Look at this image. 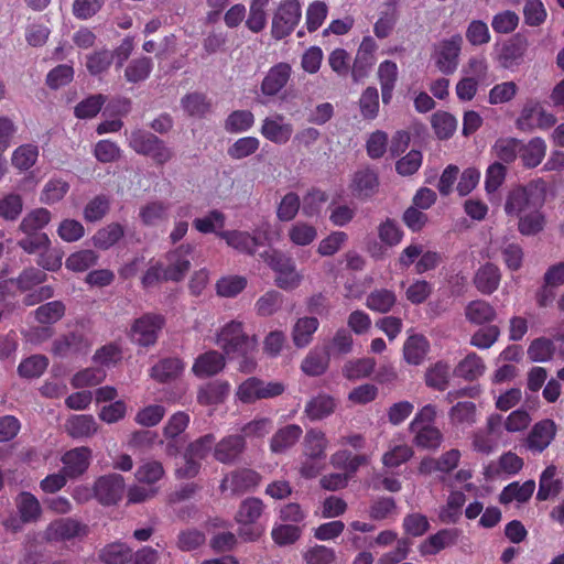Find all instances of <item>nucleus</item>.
<instances>
[{
	"label": "nucleus",
	"mask_w": 564,
	"mask_h": 564,
	"mask_svg": "<svg viewBox=\"0 0 564 564\" xmlns=\"http://www.w3.org/2000/svg\"><path fill=\"white\" fill-rule=\"evenodd\" d=\"M319 322L314 316L301 317L293 326L292 337L296 347H306L313 338L314 333L318 329Z\"/></svg>",
	"instance_id": "obj_35"
},
{
	"label": "nucleus",
	"mask_w": 564,
	"mask_h": 564,
	"mask_svg": "<svg viewBox=\"0 0 564 564\" xmlns=\"http://www.w3.org/2000/svg\"><path fill=\"white\" fill-rule=\"evenodd\" d=\"M399 76L398 65L390 59L380 63L378 67V80L381 87L382 102L390 104Z\"/></svg>",
	"instance_id": "obj_22"
},
{
	"label": "nucleus",
	"mask_w": 564,
	"mask_h": 564,
	"mask_svg": "<svg viewBox=\"0 0 564 564\" xmlns=\"http://www.w3.org/2000/svg\"><path fill=\"white\" fill-rule=\"evenodd\" d=\"M430 349V343L425 336L415 334L405 340L403 345V357L410 365L417 366L423 362Z\"/></svg>",
	"instance_id": "obj_28"
},
{
	"label": "nucleus",
	"mask_w": 564,
	"mask_h": 564,
	"mask_svg": "<svg viewBox=\"0 0 564 564\" xmlns=\"http://www.w3.org/2000/svg\"><path fill=\"white\" fill-rule=\"evenodd\" d=\"M327 446L328 440L323 431L318 429L306 431L303 441L304 460L300 467V474L304 478H315L321 473Z\"/></svg>",
	"instance_id": "obj_3"
},
{
	"label": "nucleus",
	"mask_w": 564,
	"mask_h": 564,
	"mask_svg": "<svg viewBox=\"0 0 564 564\" xmlns=\"http://www.w3.org/2000/svg\"><path fill=\"white\" fill-rule=\"evenodd\" d=\"M99 558L105 564H124L132 558V550L122 542L107 544L99 553Z\"/></svg>",
	"instance_id": "obj_45"
},
{
	"label": "nucleus",
	"mask_w": 564,
	"mask_h": 564,
	"mask_svg": "<svg viewBox=\"0 0 564 564\" xmlns=\"http://www.w3.org/2000/svg\"><path fill=\"white\" fill-rule=\"evenodd\" d=\"M217 345L229 358H243L242 371L253 370L256 364L249 355L254 350L256 341L243 332L241 322L227 323L217 335Z\"/></svg>",
	"instance_id": "obj_1"
},
{
	"label": "nucleus",
	"mask_w": 564,
	"mask_h": 564,
	"mask_svg": "<svg viewBox=\"0 0 564 564\" xmlns=\"http://www.w3.org/2000/svg\"><path fill=\"white\" fill-rule=\"evenodd\" d=\"M465 316L468 322L475 325L491 323L496 316L495 307L484 300H474L465 308Z\"/></svg>",
	"instance_id": "obj_32"
},
{
	"label": "nucleus",
	"mask_w": 564,
	"mask_h": 564,
	"mask_svg": "<svg viewBox=\"0 0 564 564\" xmlns=\"http://www.w3.org/2000/svg\"><path fill=\"white\" fill-rule=\"evenodd\" d=\"M302 18V6L299 0H283L276 8L271 25V35L275 40L289 36Z\"/></svg>",
	"instance_id": "obj_5"
},
{
	"label": "nucleus",
	"mask_w": 564,
	"mask_h": 564,
	"mask_svg": "<svg viewBox=\"0 0 564 564\" xmlns=\"http://www.w3.org/2000/svg\"><path fill=\"white\" fill-rule=\"evenodd\" d=\"M50 541H66L86 533V525L73 518H61L51 522L46 529Z\"/></svg>",
	"instance_id": "obj_15"
},
{
	"label": "nucleus",
	"mask_w": 564,
	"mask_h": 564,
	"mask_svg": "<svg viewBox=\"0 0 564 564\" xmlns=\"http://www.w3.org/2000/svg\"><path fill=\"white\" fill-rule=\"evenodd\" d=\"M247 278L242 275L221 276L216 282V293L221 297H236L247 288Z\"/></svg>",
	"instance_id": "obj_48"
},
{
	"label": "nucleus",
	"mask_w": 564,
	"mask_h": 564,
	"mask_svg": "<svg viewBox=\"0 0 564 564\" xmlns=\"http://www.w3.org/2000/svg\"><path fill=\"white\" fill-rule=\"evenodd\" d=\"M466 502V496L463 491H451L446 503L441 507L438 512L440 521L446 524H455L460 520L462 509Z\"/></svg>",
	"instance_id": "obj_29"
},
{
	"label": "nucleus",
	"mask_w": 564,
	"mask_h": 564,
	"mask_svg": "<svg viewBox=\"0 0 564 564\" xmlns=\"http://www.w3.org/2000/svg\"><path fill=\"white\" fill-rule=\"evenodd\" d=\"M225 357L217 350H209L199 355L192 367L193 373L198 378L213 377L225 368Z\"/></svg>",
	"instance_id": "obj_19"
},
{
	"label": "nucleus",
	"mask_w": 564,
	"mask_h": 564,
	"mask_svg": "<svg viewBox=\"0 0 564 564\" xmlns=\"http://www.w3.org/2000/svg\"><path fill=\"white\" fill-rule=\"evenodd\" d=\"M23 209V200L19 194L10 193L0 198V217L7 221L17 220Z\"/></svg>",
	"instance_id": "obj_61"
},
{
	"label": "nucleus",
	"mask_w": 564,
	"mask_h": 564,
	"mask_svg": "<svg viewBox=\"0 0 564 564\" xmlns=\"http://www.w3.org/2000/svg\"><path fill=\"white\" fill-rule=\"evenodd\" d=\"M124 479L119 474H109L99 477L94 485L97 500L105 506L116 505L123 496Z\"/></svg>",
	"instance_id": "obj_9"
},
{
	"label": "nucleus",
	"mask_w": 564,
	"mask_h": 564,
	"mask_svg": "<svg viewBox=\"0 0 564 564\" xmlns=\"http://www.w3.org/2000/svg\"><path fill=\"white\" fill-rule=\"evenodd\" d=\"M15 503L22 523L36 522L41 518L42 508L33 494L29 491L20 492Z\"/></svg>",
	"instance_id": "obj_30"
},
{
	"label": "nucleus",
	"mask_w": 564,
	"mask_h": 564,
	"mask_svg": "<svg viewBox=\"0 0 564 564\" xmlns=\"http://www.w3.org/2000/svg\"><path fill=\"white\" fill-rule=\"evenodd\" d=\"M216 235L224 239L229 247L250 256H253L260 246L259 239L247 231L221 230Z\"/></svg>",
	"instance_id": "obj_20"
},
{
	"label": "nucleus",
	"mask_w": 564,
	"mask_h": 564,
	"mask_svg": "<svg viewBox=\"0 0 564 564\" xmlns=\"http://www.w3.org/2000/svg\"><path fill=\"white\" fill-rule=\"evenodd\" d=\"M289 239L295 246H308L317 237V229L307 223L296 221L288 232Z\"/></svg>",
	"instance_id": "obj_52"
},
{
	"label": "nucleus",
	"mask_w": 564,
	"mask_h": 564,
	"mask_svg": "<svg viewBox=\"0 0 564 564\" xmlns=\"http://www.w3.org/2000/svg\"><path fill=\"white\" fill-rule=\"evenodd\" d=\"M98 254L90 249L79 250L72 253L65 261V267L74 272H84L95 265Z\"/></svg>",
	"instance_id": "obj_55"
},
{
	"label": "nucleus",
	"mask_w": 564,
	"mask_h": 564,
	"mask_svg": "<svg viewBox=\"0 0 564 564\" xmlns=\"http://www.w3.org/2000/svg\"><path fill=\"white\" fill-rule=\"evenodd\" d=\"M129 147L137 153L151 156L158 165H163L173 156V151L155 134L135 129L129 137Z\"/></svg>",
	"instance_id": "obj_4"
},
{
	"label": "nucleus",
	"mask_w": 564,
	"mask_h": 564,
	"mask_svg": "<svg viewBox=\"0 0 564 564\" xmlns=\"http://www.w3.org/2000/svg\"><path fill=\"white\" fill-rule=\"evenodd\" d=\"M230 390L227 381L215 380L198 390L197 401L202 405H214L225 401Z\"/></svg>",
	"instance_id": "obj_31"
},
{
	"label": "nucleus",
	"mask_w": 564,
	"mask_h": 564,
	"mask_svg": "<svg viewBox=\"0 0 564 564\" xmlns=\"http://www.w3.org/2000/svg\"><path fill=\"white\" fill-rule=\"evenodd\" d=\"M369 463L366 454H352L348 449H339L330 456V464L334 468L343 469L345 474L352 476L361 466Z\"/></svg>",
	"instance_id": "obj_24"
},
{
	"label": "nucleus",
	"mask_w": 564,
	"mask_h": 564,
	"mask_svg": "<svg viewBox=\"0 0 564 564\" xmlns=\"http://www.w3.org/2000/svg\"><path fill=\"white\" fill-rule=\"evenodd\" d=\"M184 370V364L180 358H164L151 369V377L159 382H169L177 378Z\"/></svg>",
	"instance_id": "obj_34"
},
{
	"label": "nucleus",
	"mask_w": 564,
	"mask_h": 564,
	"mask_svg": "<svg viewBox=\"0 0 564 564\" xmlns=\"http://www.w3.org/2000/svg\"><path fill=\"white\" fill-rule=\"evenodd\" d=\"M555 435V423L550 419H545L532 426L528 436L523 438V445L530 452L540 454L551 444Z\"/></svg>",
	"instance_id": "obj_12"
},
{
	"label": "nucleus",
	"mask_w": 564,
	"mask_h": 564,
	"mask_svg": "<svg viewBox=\"0 0 564 564\" xmlns=\"http://www.w3.org/2000/svg\"><path fill=\"white\" fill-rule=\"evenodd\" d=\"M302 433L303 430L297 424H289L278 430L270 441V449L276 454L284 453L297 443Z\"/></svg>",
	"instance_id": "obj_26"
},
{
	"label": "nucleus",
	"mask_w": 564,
	"mask_h": 564,
	"mask_svg": "<svg viewBox=\"0 0 564 564\" xmlns=\"http://www.w3.org/2000/svg\"><path fill=\"white\" fill-rule=\"evenodd\" d=\"M336 400L326 393H319L307 401L304 412L311 421H319L335 412Z\"/></svg>",
	"instance_id": "obj_25"
},
{
	"label": "nucleus",
	"mask_w": 564,
	"mask_h": 564,
	"mask_svg": "<svg viewBox=\"0 0 564 564\" xmlns=\"http://www.w3.org/2000/svg\"><path fill=\"white\" fill-rule=\"evenodd\" d=\"M284 392V386L281 382H268L251 377L239 384L237 398L242 403H252L260 399L274 398Z\"/></svg>",
	"instance_id": "obj_7"
},
{
	"label": "nucleus",
	"mask_w": 564,
	"mask_h": 564,
	"mask_svg": "<svg viewBox=\"0 0 564 564\" xmlns=\"http://www.w3.org/2000/svg\"><path fill=\"white\" fill-rule=\"evenodd\" d=\"M110 209V199L107 195L100 194L90 199L83 212L84 219L87 223L101 220Z\"/></svg>",
	"instance_id": "obj_49"
},
{
	"label": "nucleus",
	"mask_w": 564,
	"mask_h": 564,
	"mask_svg": "<svg viewBox=\"0 0 564 564\" xmlns=\"http://www.w3.org/2000/svg\"><path fill=\"white\" fill-rule=\"evenodd\" d=\"M48 366V359L43 355H33L22 360L18 367L20 377L26 379L39 378Z\"/></svg>",
	"instance_id": "obj_50"
},
{
	"label": "nucleus",
	"mask_w": 564,
	"mask_h": 564,
	"mask_svg": "<svg viewBox=\"0 0 564 564\" xmlns=\"http://www.w3.org/2000/svg\"><path fill=\"white\" fill-rule=\"evenodd\" d=\"M541 209L542 208H533L518 217V230L520 234L523 236H534L543 230L545 217Z\"/></svg>",
	"instance_id": "obj_46"
},
{
	"label": "nucleus",
	"mask_w": 564,
	"mask_h": 564,
	"mask_svg": "<svg viewBox=\"0 0 564 564\" xmlns=\"http://www.w3.org/2000/svg\"><path fill=\"white\" fill-rule=\"evenodd\" d=\"M261 134L275 144H285L292 137L293 126L284 122L282 115L265 118L260 129Z\"/></svg>",
	"instance_id": "obj_18"
},
{
	"label": "nucleus",
	"mask_w": 564,
	"mask_h": 564,
	"mask_svg": "<svg viewBox=\"0 0 564 564\" xmlns=\"http://www.w3.org/2000/svg\"><path fill=\"white\" fill-rule=\"evenodd\" d=\"M539 115V101L529 99L522 107V110L516 120V127L523 132H531L536 128Z\"/></svg>",
	"instance_id": "obj_58"
},
{
	"label": "nucleus",
	"mask_w": 564,
	"mask_h": 564,
	"mask_svg": "<svg viewBox=\"0 0 564 564\" xmlns=\"http://www.w3.org/2000/svg\"><path fill=\"white\" fill-rule=\"evenodd\" d=\"M261 481V475L250 468H239L227 474L220 482V490H229L232 495H242L256 489Z\"/></svg>",
	"instance_id": "obj_8"
},
{
	"label": "nucleus",
	"mask_w": 564,
	"mask_h": 564,
	"mask_svg": "<svg viewBox=\"0 0 564 564\" xmlns=\"http://www.w3.org/2000/svg\"><path fill=\"white\" fill-rule=\"evenodd\" d=\"M263 510L264 503L260 498L249 497L241 501L235 519L241 525L256 524Z\"/></svg>",
	"instance_id": "obj_38"
},
{
	"label": "nucleus",
	"mask_w": 564,
	"mask_h": 564,
	"mask_svg": "<svg viewBox=\"0 0 564 564\" xmlns=\"http://www.w3.org/2000/svg\"><path fill=\"white\" fill-rule=\"evenodd\" d=\"M379 93L373 86L367 87L359 98V109L365 120H373L379 113Z\"/></svg>",
	"instance_id": "obj_51"
},
{
	"label": "nucleus",
	"mask_w": 564,
	"mask_h": 564,
	"mask_svg": "<svg viewBox=\"0 0 564 564\" xmlns=\"http://www.w3.org/2000/svg\"><path fill=\"white\" fill-rule=\"evenodd\" d=\"M47 280V274L37 268L29 267L22 270L18 278H15L17 289L21 292L32 290L34 286Z\"/></svg>",
	"instance_id": "obj_63"
},
{
	"label": "nucleus",
	"mask_w": 564,
	"mask_h": 564,
	"mask_svg": "<svg viewBox=\"0 0 564 564\" xmlns=\"http://www.w3.org/2000/svg\"><path fill=\"white\" fill-rule=\"evenodd\" d=\"M397 303V295L388 289L373 290L367 296L366 305L369 310L378 313H388Z\"/></svg>",
	"instance_id": "obj_43"
},
{
	"label": "nucleus",
	"mask_w": 564,
	"mask_h": 564,
	"mask_svg": "<svg viewBox=\"0 0 564 564\" xmlns=\"http://www.w3.org/2000/svg\"><path fill=\"white\" fill-rule=\"evenodd\" d=\"M546 192V182L542 178L532 180L525 185L513 187L506 199V214L519 217L533 208H542L545 204Z\"/></svg>",
	"instance_id": "obj_2"
},
{
	"label": "nucleus",
	"mask_w": 564,
	"mask_h": 564,
	"mask_svg": "<svg viewBox=\"0 0 564 564\" xmlns=\"http://www.w3.org/2000/svg\"><path fill=\"white\" fill-rule=\"evenodd\" d=\"M292 76V66L280 62L269 68L264 75L260 91L264 97H276L289 84Z\"/></svg>",
	"instance_id": "obj_11"
},
{
	"label": "nucleus",
	"mask_w": 564,
	"mask_h": 564,
	"mask_svg": "<svg viewBox=\"0 0 564 564\" xmlns=\"http://www.w3.org/2000/svg\"><path fill=\"white\" fill-rule=\"evenodd\" d=\"M462 45L463 36L460 34H454L435 44L433 57L440 72L445 75L455 73L459 63Z\"/></svg>",
	"instance_id": "obj_6"
},
{
	"label": "nucleus",
	"mask_w": 564,
	"mask_h": 564,
	"mask_svg": "<svg viewBox=\"0 0 564 564\" xmlns=\"http://www.w3.org/2000/svg\"><path fill=\"white\" fill-rule=\"evenodd\" d=\"M449 371L451 367L447 362H435L425 372L426 386L437 391H444L449 382Z\"/></svg>",
	"instance_id": "obj_44"
},
{
	"label": "nucleus",
	"mask_w": 564,
	"mask_h": 564,
	"mask_svg": "<svg viewBox=\"0 0 564 564\" xmlns=\"http://www.w3.org/2000/svg\"><path fill=\"white\" fill-rule=\"evenodd\" d=\"M164 317L161 314H144L135 319L132 325V337L137 344L143 347L153 345L158 334L164 325Z\"/></svg>",
	"instance_id": "obj_10"
},
{
	"label": "nucleus",
	"mask_w": 564,
	"mask_h": 564,
	"mask_svg": "<svg viewBox=\"0 0 564 564\" xmlns=\"http://www.w3.org/2000/svg\"><path fill=\"white\" fill-rule=\"evenodd\" d=\"M460 535V530L456 528L441 529L436 533L430 535L420 544L419 551L421 555H435L442 550L455 545Z\"/></svg>",
	"instance_id": "obj_16"
},
{
	"label": "nucleus",
	"mask_w": 564,
	"mask_h": 564,
	"mask_svg": "<svg viewBox=\"0 0 564 564\" xmlns=\"http://www.w3.org/2000/svg\"><path fill=\"white\" fill-rule=\"evenodd\" d=\"M527 352L532 361L544 362L553 357L555 345L553 340L549 338L539 337L532 340Z\"/></svg>",
	"instance_id": "obj_60"
},
{
	"label": "nucleus",
	"mask_w": 564,
	"mask_h": 564,
	"mask_svg": "<svg viewBox=\"0 0 564 564\" xmlns=\"http://www.w3.org/2000/svg\"><path fill=\"white\" fill-rule=\"evenodd\" d=\"M501 273L499 268L490 262L480 265L474 275V285L486 295L492 294L500 284Z\"/></svg>",
	"instance_id": "obj_21"
},
{
	"label": "nucleus",
	"mask_w": 564,
	"mask_h": 564,
	"mask_svg": "<svg viewBox=\"0 0 564 564\" xmlns=\"http://www.w3.org/2000/svg\"><path fill=\"white\" fill-rule=\"evenodd\" d=\"M260 148V141L256 137H242L236 140L227 150L232 160H242L254 154Z\"/></svg>",
	"instance_id": "obj_59"
},
{
	"label": "nucleus",
	"mask_w": 564,
	"mask_h": 564,
	"mask_svg": "<svg viewBox=\"0 0 564 564\" xmlns=\"http://www.w3.org/2000/svg\"><path fill=\"white\" fill-rule=\"evenodd\" d=\"M484 371L485 364L482 359L476 352H470L458 362L454 373L456 377L473 381L479 378Z\"/></svg>",
	"instance_id": "obj_41"
},
{
	"label": "nucleus",
	"mask_w": 564,
	"mask_h": 564,
	"mask_svg": "<svg viewBox=\"0 0 564 564\" xmlns=\"http://www.w3.org/2000/svg\"><path fill=\"white\" fill-rule=\"evenodd\" d=\"M51 213L46 208H36L30 212L20 223L22 232H41V230L50 223Z\"/></svg>",
	"instance_id": "obj_54"
},
{
	"label": "nucleus",
	"mask_w": 564,
	"mask_h": 564,
	"mask_svg": "<svg viewBox=\"0 0 564 564\" xmlns=\"http://www.w3.org/2000/svg\"><path fill=\"white\" fill-rule=\"evenodd\" d=\"M124 236V228L119 223H111L98 229L93 236V243L100 250H108Z\"/></svg>",
	"instance_id": "obj_39"
},
{
	"label": "nucleus",
	"mask_w": 564,
	"mask_h": 564,
	"mask_svg": "<svg viewBox=\"0 0 564 564\" xmlns=\"http://www.w3.org/2000/svg\"><path fill=\"white\" fill-rule=\"evenodd\" d=\"M67 433L74 438H85L97 432V423L93 415H72L65 424Z\"/></svg>",
	"instance_id": "obj_33"
},
{
	"label": "nucleus",
	"mask_w": 564,
	"mask_h": 564,
	"mask_svg": "<svg viewBox=\"0 0 564 564\" xmlns=\"http://www.w3.org/2000/svg\"><path fill=\"white\" fill-rule=\"evenodd\" d=\"M192 250L191 245H181L166 253V260L169 261V265L165 268L167 280L180 282L184 279L191 268Z\"/></svg>",
	"instance_id": "obj_14"
},
{
	"label": "nucleus",
	"mask_w": 564,
	"mask_h": 564,
	"mask_svg": "<svg viewBox=\"0 0 564 564\" xmlns=\"http://www.w3.org/2000/svg\"><path fill=\"white\" fill-rule=\"evenodd\" d=\"M411 432L415 434L413 443L420 448L436 449L443 442L442 432L434 425H422Z\"/></svg>",
	"instance_id": "obj_42"
},
{
	"label": "nucleus",
	"mask_w": 564,
	"mask_h": 564,
	"mask_svg": "<svg viewBox=\"0 0 564 564\" xmlns=\"http://www.w3.org/2000/svg\"><path fill=\"white\" fill-rule=\"evenodd\" d=\"M379 185L378 175L369 170H361L355 173L351 183V191L358 198L365 199L371 197Z\"/></svg>",
	"instance_id": "obj_27"
},
{
	"label": "nucleus",
	"mask_w": 564,
	"mask_h": 564,
	"mask_svg": "<svg viewBox=\"0 0 564 564\" xmlns=\"http://www.w3.org/2000/svg\"><path fill=\"white\" fill-rule=\"evenodd\" d=\"M106 96L101 94L91 95L85 98L75 107V117L78 119H89L96 117L106 102Z\"/></svg>",
	"instance_id": "obj_62"
},
{
	"label": "nucleus",
	"mask_w": 564,
	"mask_h": 564,
	"mask_svg": "<svg viewBox=\"0 0 564 564\" xmlns=\"http://www.w3.org/2000/svg\"><path fill=\"white\" fill-rule=\"evenodd\" d=\"M246 449V441L240 435H228L214 447V457L223 464L235 463Z\"/></svg>",
	"instance_id": "obj_17"
},
{
	"label": "nucleus",
	"mask_w": 564,
	"mask_h": 564,
	"mask_svg": "<svg viewBox=\"0 0 564 564\" xmlns=\"http://www.w3.org/2000/svg\"><path fill=\"white\" fill-rule=\"evenodd\" d=\"M61 460L63 463V473L68 478L75 479L88 469L91 460V449L87 446L72 448L64 453Z\"/></svg>",
	"instance_id": "obj_13"
},
{
	"label": "nucleus",
	"mask_w": 564,
	"mask_h": 564,
	"mask_svg": "<svg viewBox=\"0 0 564 564\" xmlns=\"http://www.w3.org/2000/svg\"><path fill=\"white\" fill-rule=\"evenodd\" d=\"M534 489V480H527L522 485L513 481L502 489L499 501L503 505L510 503L513 500L521 503L527 502L532 497Z\"/></svg>",
	"instance_id": "obj_36"
},
{
	"label": "nucleus",
	"mask_w": 564,
	"mask_h": 564,
	"mask_svg": "<svg viewBox=\"0 0 564 564\" xmlns=\"http://www.w3.org/2000/svg\"><path fill=\"white\" fill-rule=\"evenodd\" d=\"M65 304L62 301H52L40 305L34 311L35 319L43 325L57 323L65 315Z\"/></svg>",
	"instance_id": "obj_47"
},
{
	"label": "nucleus",
	"mask_w": 564,
	"mask_h": 564,
	"mask_svg": "<svg viewBox=\"0 0 564 564\" xmlns=\"http://www.w3.org/2000/svg\"><path fill=\"white\" fill-rule=\"evenodd\" d=\"M254 123V116L250 110H235L225 121V129L230 133L248 131Z\"/></svg>",
	"instance_id": "obj_56"
},
{
	"label": "nucleus",
	"mask_w": 564,
	"mask_h": 564,
	"mask_svg": "<svg viewBox=\"0 0 564 564\" xmlns=\"http://www.w3.org/2000/svg\"><path fill=\"white\" fill-rule=\"evenodd\" d=\"M375 366L373 358H359L348 361L344 366L343 373L349 380L362 379L373 372Z\"/></svg>",
	"instance_id": "obj_57"
},
{
	"label": "nucleus",
	"mask_w": 564,
	"mask_h": 564,
	"mask_svg": "<svg viewBox=\"0 0 564 564\" xmlns=\"http://www.w3.org/2000/svg\"><path fill=\"white\" fill-rule=\"evenodd\" d=\"M329 365V352L325 349L311 350L303 359L301 369L311 377L323 375Z\"/></svg>",
	"instance_id": "obj_40"
},
{
	"label": "nucleus",
	"mask_w": 564,
	"mask_h": 564,
	"mask_svg": "<svg viewBox=\"0 0 564 564\" xmlns=\"http://www.w3.org/2000/svg\"><path fill=\"white\" fill-rule=\"evenodd\" d=\"M520 140L517 138H500L498 139L492 151L496 156L503 163L510 164L519 156Z\"/></svg>",
	"instance_id": "obj_53"
},
{
	"label": "nucleus",
	"mask_w": 564,
	"mask_h": 564,
	"mask_svg": "<svg viewBox=\"0 0 564 564\" xmlns=\"http://www.w3.org/2000/svg\"><path fill=\"white\" fill-rule=\"evenodd\" d=\"M546 153V143L540 138H532L529 142L523 143L520 140L519 158L521 163L527 169L536 167Z\"/></svg>",
	"instance_id": "obj_23"
},
{
	"label": "nucleus",
	"mask_w": 564,
	"mask_h": 564,
	"mask_svg": "<svg viewBox=\"0 0 564 564\" xmlns=\"http://www.w3.org/2000/svg\"><path fill=\"white\" fill-rule=\"evenodd\" d=\"M39 156L37 147L33 144L20 145L12 155V165L21 171H28L31 169Z\"/></svg>",
	"instance_id": "obj_64"
},
{
	"label": "nucleus",
	"mask_w": 564,
	"mask_h": 564,
	"mask_svg": "<svg viewBox=\"0 0 564 564\" xmlns=\"http://www.w3.org/2000/svg\"><path fill=\"white\" fill-rule=\"evenodd\" d=\"M153 70V61L149 56L131 59L124 68V79L130 84L147 80Z\"/></svg>",
	"instance_id": "obj_37"
}]
</instances>
